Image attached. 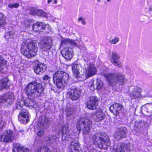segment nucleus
<instances>
[{
  "label": "nucleus",
  "mask_w": 152,
  "mask_h": 152,
  "mask_svg": "<svg viewBox=\"0 0 152 152\" xmlns=\"http://www.w3.org/2000/svg\"><path fill=\"white\" fill-rule=\"evenodd\" d=\"M43 89L41 83L33 81L27 85L25 88V91L28 96L34 98L40 96Z\"/></svg>",
  "instance_id": "f257e3e1"
},
{
  "label": "nucleus",
  "mask_w": 152,
  "mask_h": 152,
  "mask_svg": "<svg viewBox=\"0 0 152 152\" xmlns=\"http://www.w3.org/2000/svg\"><path fill=\"white\" fill-rule=\"evenodd\" d=\"M109 81L110 86H122L124 83L125 76L120 73H112L104 75Z\"/></svg>",
  "instance_id": "f03ea898"
},
{
  "label": "nucleus",
  "mask_w": 152,
  "mask_h": 152,
  "mask_svg": "<svg viewBox=\"0 0 152 152\" xmlns=\"http://www.w3.org/2000/svg\"><path fill=\"white\" fill-rule=\"evenodd\" d=\"M53 81L57 87L62 88L67 83L69 75L62 71H58L53 76Z\"/></svg>",
  "instance_id": "7ed1b4c3"
},
{
  "label": "nucleus",
  "mask_w": 152,
  "mask_h": 152,
  "mask_svg": "<svg viewBox=\"0 0 152 152\" xmlns=\"http://www.w3.org/2000/svg\"><path fill=\"white\" fill-rule=\"evenodd\" d=\"M100 136L97 137L95 135H93L92 139L94 143L97 145L98 147L101 149H107L108 146L110 145V141L107 135L104 132H101Z\"/></svg>",
  "instance_id": "20e7f679"
},
{
  "label": "nucleus",
  "mask_w": 152,
  "mask_h": 152,
  "mask_svg": "<svg viewBox=\"0 0 152 152\" xmlns=\"http://www.w3.org/2000/svg\"><path fill=\"white\" fill-rule=\"evenodd\" d=\"M92 126L91 121L88 118H83L80 119L77 122L76 127L78 133L81 130L83 131V134H87L90 131Z\"/></svg>",
  "instance_id": "39448f33"
},
{
  "label": "nucleus",
  "mask_w": 152,
  "mask_h": 152,
  "mask_svg": "<svg viewBox=\"0 0 152 152\" xmlns=\"http://www.w3.org/2000/svg\"><path fill=\"white\" fill-rule=\"evenodd\" d=\"M37 51V45L31 42L28 43L26 46L22 45L21 53L22 54L28 58L35 56Z\"/></svg>",
  "instance_id": "423d86ee"
},
{
  "label": "nucleus",
  "mask_w": 152,
  "mask_h": 152,
  "mask_svg": "<svg viewBox=\"0 0 152 152\" xmlns=\"http://www.w3.org/2000/svg\"><path fill=\"white\" fill-rule=\"evenodd\" d=\"M53 42L52 39L48 37L42 39L39 42L40 48L43 50L49 52L52 48Z\"/></svg>",
  "instance_id": "0eeeda50"
},
{
  "label": "nucleus",
  "mask_w": 152,
  "mask_h": 152,
  "mask_svg": "<svg viewBox=\"0 0 152 152\" xmlns=\"http://www.w3.org/2000/svg\"><path fill=\"white\" fill-rule=\"evenodd\" d=\"M14 139V135L12 130H8L4 131L0 136L1 141L5 142H12Z\"/></svg>",
  "instance_id": "6e6552de"
},
{
  "label": "nucleus",
  "mask_w": 152,
  "mask_h": 152,
  "mask_svg": "<svg viewBox=\"0 0 152 152\" xmlns=\"http://www.w3.org/2000/svg\"><path fill=\"white\" fill-rule=\"evenodd\" d=\"M14 99L12 93L7 92L1 96L0 100L1 102L5 103V105H10L13 103Z\"/></svg>",
  "instance_id": "1a4fd4ad"
},
{
  "label": "nucleus",
  "mask_w": 152,
  "mask_h": 152,
  "mask_svg": "<svg viewBox=\"0 0 152 152\" xmlns=\"http://www.w3.org/2000/svg\"><path fill=\"white\" fill-rule=\"evenodd\" d=\"M148 124L146 121L139 120L135 122L133 128V131L135 132H139L148 127Z\"/></svg>",
  "instance_id": "9d476101"
},
{
  "label": "nucleus",
  "mask_w": 152,
  "mask_h": 152,
  "mask_svg": "<svg viewBox=\"0 0 152 152\" xmlns=\"http://www.w3.org/2000/svg\"><path fill=\"white\" fill-rule=\"evenodd\" d=\"M130 147L129 144L123 143L118 145H115L113 146V152H129Z\"/></svg>",
  "instance_id": "9b49d317"
},
{
  "label": "nucleus",
  "mask_w": 152,
  "mask_h": 152,
  "mask_svg": "<svg viewBox=\"0 0 152 152\" xmlns=\"http://www.w3.org/2000/svg\"><path fill=\"white\" fill-rule=\"evenodd\" d=\"M86 70V75L87 77H89L96 74L97 70L95 65L89 63L85 65Z\"/></svg>",
  "instance_id": "f8f14e48"
},
{
  "label": "nucleus",
  "mask_w": 152,
  "mask_h": 152,
  "mask_svg": "<svg viewBox=\"0 0 152 152\" xmlns=\"http://www.w3.org/2000/svg\"><path fill=\"white\" fill-rule=\"evenodd\" d=\"M80 92L75 87H72L68 89L67 94L73 100H76L80 97Z\"/></svg>",
  "instance_id": "ddd939ff"
},
{
  "label": "nucleus",
  "mask_w": 152,
  "mask_h": 152,
  "mask_svg": "<svg viewBox=\"0 0 152 152\" xmlns=\"http://www.w3.org/2000/svg\"><path fill=\"white\" fill-rule=\"evenodd\" d=\"M28 114L27 110H23L18 115V120L19 122L23 124L28 123L29 120Z\"/></svg>",
  "instance_id": "4468645a"
},
{
  "label": "nucleus",
  "mask_w": 152,
  "mask_h": 152,
  "mask_svg": "<svg viewBox=\"0 0 152 152\" xmlns=\"http://www.w3.org/2000/svg\"><path fill=\"white\" fill-rule=\"evenodd\" d=\"M119 59L120 56L117 53L114 52H112L110 59L111 62L115 66L120 68L122 66V64L118 60Z\"/></svg>",
  "instance_id": "2eb2a0df"
},
{
  "label": "nucleus",
  "mask_w": 152,
  "mask_h": 152,
  "mask_svg": "<svg viewBox=\"0 0 152 152\" xmlns=\"http://www.w3.org/2000/svg\"><path fill=\"white\" fill-rule=\"evenodd\" d=\"M123 106L120 104L115 103L112 105L110 107V111L115 115H118L122 111Z\"/></svg>",
  "instance_id": "dca6fc26"
},
{
  "label": "nucleus",
  "mask_w": 152,
  "mask_h": 152,
  "mask_svg": "<svg viewBox=\"0 0 152 152\" xmlns=\"http://www.w3.org/2000/svg\"><path fill=\"white\" fill-rule=\"evenodd\" d=\"M98 98L95 96H92L90 98L89 101L87 103V107L89 109L92 110L95 109L97 102Z\"/></svg>",
  "instance_id": "f3484780"
},
{
  "label": "nucleus",
  "mask_w": 152,
  "mask_h": 152,
  "mask_svg": "<svg viewBox=\"0 0 152 152\" xmlns=\"http://www.w3.org/2000/svg\"><path fill=\"white\" fill-rule=\"evenodd\" d=\"M63 56L67 60H70L72 57L73 52L71 48H67L61 51Z\"/></svg>",
  "instance_id": "a211bd4d"
},
{
  "label": "nucleus",
  "mask_w": 152,
  "mask_h": 152,
  "mask_svg": "<svg viewBox=\"0 0 152 152\" xmlns=\"http://www.w3.org/2000/svg\"><path fill=\"white\" fill-rule=\"evenodd\" d=\"M71 66L73 72L76 77L77 78L80 77L79 75L82 69L81 65L80 64H77L73 63L72 64Z\"/></svg>",
  "instance_id": "6ab92c4d"
},
{
  "label": "nucleus",
  "mask_w": 152,
  "mask_h": 152,
  "mask_svg": "<svg viewBox=\"0 0 152 152\" xmlns=\"http://www.w3.org/2000/svg\"><path fill=\"white\" fill-rule=\"evenodd\" d=\"M61 132H62V140H63L67 141L71 137V135L69 131L68 130V126L66 125L64 126L62 128Z\"/></svg>",
  "instance_id": "aec40b11"
},
{
  "label": "nucleus",
  "mask_w": 152,
  "mask_h": 152,
  "mask_svg": "<svg viewBox=\"0 0 152 152\" xmlns=\"http://www.w3.org/2000/svg\"><path fill=\"white\" fill-rule=\"evenodd\" d=\"M70 150L69 152H77L81 150L78 142L76 140L73 141L70 146Z\"/></svg>",
  "instance_id": "412c9836"
},
{
  "label": "nucleus",
  "mask_w": 152,
  "mask_h": 152,
  "mask_svg": "<svg viewBox=\"0 0 152 152\" xmlns=\"http://www.w3.org/2000/svg\"><path fill=\"white\" fill-rule=\"evenodd\" d=\"M46 67L45 65L39 63L34 67V71L36 73L39 75L45 71Z\"/></svg>",
  "instance_id": "4be33fe9"
},
{
  "label": "nucleus",
  "mask_w": 152,
  "mask_h": 152,
  "mask_svg": "<svg viewBox=\"0 0 152 152\" xmlns=\"http://www.w3.org/2000/svg\"><path fill=\"white\" fill-rule=\"evenodd\" d=\"M49 121V118L47 117L44 116L43 117L41 121H39L37 124V126L38 128L44 129L45 128V126L47 124Z\"/></svg>",
  "instance_id": "5701e85b"
},
{
  "label": "nucleus",
  "mask_w": 152,
  "mask_h": 152,
  "mask_svg": "<svg viewBox=\"0 0 152 152\" xmlns=\"http://www.w3.org/2000/svg\"><path fill=\"white\" fill-rule=\"evenodd\" d=\"M7 61L2 56L0 55V72L4 73L7 70Z\"/></svg>",
  "instance_id": "b1692460"
},
{
  "label": "nucleus",
  "mask_w": 152,
  "mask_h": 152,
  "mask_svg": "<svg viewBox=\"0 0 152 152\" xmlns=\"http://www.w3.org/2000/svg\"><path fill=\"white\" fill-rule=\"evenodd\" d=\"M96 117L94 118V121L99 122L104 119L105 117V114L103 113L101 109H98L96 113Z\"/></svg>",
  "instance_id": "393cba45"
},
{
  "label": "nucleus",
  "mask_w": 152,
  "mask_h": 152,
  "mask_svg": "<svg viewBox=\"0 0 152 152\" xmlns=\"http://www.w3.org/2000/svg\"><path fill=\"white\" fill-rule=\"evenodd\" d=\"M44 140L48 144H56L58 141V137L55 135H51L49 137L47 136L45 138Z\"/></svg>",
  "instance_id": "a878e982"
},
{
  "label": "nucleus",
  "mask_w": 152,
  "mask_h": 152,
  "mask_svg": "<svg viewBox=\"0 0 152 152\" xmlns=\"http://www.w3.org/2000/svg\"><path fill=\"white\" fill-rule=\"evenodd\" d=\"M126 135V131L125 128H120L119 131L116 132L114 134V136L117 140L125 137Z\"/></svg>",
  "instance_id": "bb28decb"
},
{
  "label": "nucleus",
  "mask_w": 152,
  "mask_h": 152,
  "mask_svg": "<svg viewBox=\"0 0 152 152\" xmlns=\"http://www.w3.org/2000/svg\"><path fill=\"white\" fill-rule=\"evenodd\" d=\"M73 110V106L69 103L67 104L65 110L66 112V115L67 118L72 115Z\"/></svg>",
  "instance_id": "cd10ccee"
},
{
  "label": "nucleus",
  "mask_w": 152,
  "mask_h": 152,
  "mask_svg": "<svg viewBox=\"0 0 152 152\" xmlns=\"http://www.w3.org/2000/svg\"><path fill=\"white\" fill-rule=\"evenodd\" d=\"M25 106L30 107L36 108L37 106L36 102L31 99H26L25 100Z\"/></svg>",
  "instance_id": "c85d7f7f"
},
{
  "label": "nucleus",
  "mask_w": 152,
  "mask_h": 152,
  "mask_svg": "<svg viewBox=\"0 0 152 152\" xmlns=\"http://www.w3.org/2000/svg\"><path fill=\"white\" fill-rule=\"evenodd\" d=\"M145 112H146L147 113L145 114L148 117H152V104H148L144 107L143 109Z\"/></svg>",
  "instance_id": "c756f323"
},
{
  "label": "nucleus",
  "mask_w": 152,
  "mask_h": 152,
  "mask_svg": "<svg viewBox=\"0 0 152 152\" xmlns=\"http://www.w3.org/2000/svg\"><path fill=\"white\" fill-rule=\"evenodd\" d=\"M27 149L19 144H17L12 150L13 152H26Z\"/></svg>",
  "instance_id": "7c9ffc66"
},
{
  "label": "nucleus",
  "mask_w": 152,
  "mask_h": 152,
  "mask_svg": "<svg viewBox=\"0 0 152 152\" xmlns=\"http://www.w3.org/2000/svg\"><path fill=\"white\" fill-rule=\"evenodd\" d=\"M9 80L7 78H4L1 79L0 82V90L7 88Z\"/></svg>",
  "instance_id": "2f4dec72"
},
{
  "label": "nucleus",
  "mask_w": 152,
  "mask_h": 152,
  "mask_svg": "<svg viewBox=\"0 0 152 152\" xmlns=\"http://www.w3.org/2000/svg\"><path fill=\"white\" fill-rule=\"evenodd\" d=\"M43 23L39 22L34 24L32 26L33 30L34 31H41Z\"/></svg>",
  "instance_id": "473e14b6"
},
{
  "label": "nucleus",
  "mask_w": 152,
  "mask_h": 152,
  "mask_svg": "<svg viewBox=\"0 0 152 152\" xmlns=\"http://www.w3.org/2000/svg\"><path fill=\"white\" fill-rule=\"evenodd\" d=\"M141 90L137 87L135 88L131 94L134 98L139 97L140 96Z\"/></svg>",
  "instance_id": "72a5a7b5"
},
{
  "label": "nucleus",
  "mask_w": 152,
  "mask_h": 152,
  "mask_svg": "<svg viewBox=\"0 0 152 152\" xmlns=\"http://www.w3.org/2000/svg\"><path fill=\"white\" fill-rule=\"evenodd\" d=\"M24 105H25V101L23 99L19 100L16 104V107L18 109H21Z\"/></svg>",
  "instance_id": "f704fd0d"
},
{
  "label": "nucleus",
  "mask_w": 152,
  "mask_h": 152,
  "mask_svg": "<svg viewBox=\"0 0 152 152\" xmlns=\"http://www.w3.org/2000/svg\"><path fill=\"white\" fill-rule=\"evenodd\" d=\"M5 19V16L0 13V28L3 27L6 24Z\"/></svg>",
  "instance_id": "c9c22d12"
},
{
  "label": "nucleus",
  "mask_w": 152,
  "mask_h": 152,
  "mask_svg": "<svg viewBox=\"0 0 152 152\" xmlns=\"http://www.w3.org/2000/svg\"><path fill=\"white\" fill-rule=\"evenodd\" d=\"M44 30L45 31V32L46 33H48L51 31V29L49 24L44 25L43 23L41 31H43Z\"/></svg>",
  "instance_id": "e433bc0d"
},
{
  "label": "nucleus",
  "mask_w": 152,
  "mask_h": 152,
  "mask_svg": "<svg viewBox=\"0 0 152 152\" xmlns=\"http://www.w3.org/2000/svg\"><path fill=\"white\" fill-rule=\"evenodd\" d=\"M103 86V84L102 82L100 80H97L96 82L95 89H100Z\"/></svg>",
  "instance_id": "4c0bfd02"
},
{
  "label": "nucleus",
  "mask_w": 152,
  "mask_h": 152,
  "mask_svg": "<svg viewBox=\"0 0 152 152\" xmlns=\"http://www.w3.org/2000/svg\"><path fill=\"white\" fill-rule=\"evenodd\" d=\"M70 39H62L61 46L64 47L65 45H68L70 44Z\"/></svg>",
  "instance_id": "58836bf2"
},
{
  "label": "nucleus",
  "mask_w": 152,
  "mask_h": 152,
  "mask_svg": "<svg viewBox=\"0 0 152 152\" xmlns=\"http://www.w3.org/2000/svg\"><path fill=\"white\" fill-rule=\"evenodd\" d=\"M36 15L39 16H41L43 17L47 16V13L43 10L40 9H38Z\"/></svg>",
  "instance_id": "ea45409f"
},
{
  "label": "nucleus",
  "mask_w": 152,
  "mask_h": 152,
  "mask_svg": "<svg viewBox=\"0 0 152 152\" xmlns=\"http://www.w3.org/2000/svg\"><path fill=\"white\" fill-rule=\"evenodd\" d=\"M94 81L92 80L88 83V84L90 89L93 91L95 89V85H94Z\"/></svg>",
  "instance_id": "a19ab883"
},
{
  "label": "nucleus",
  "mask_w": 152,
  "mask_h": 152,
  "mask_svg": "<svg viewBox=\"0 0 152 152\" xmlns=\"http://www.w3.org/2000/svg\"><path fill=\"white\" fill-rule=\"evenodd\" d=\"M13 32L9 31L5 34L4 37L6 39H10L13 37Z\"/></svg>",
  "instance_id": "79ce46f5"
},
{
  "label": "nucleus",
  "mask_w": 152,
  "mask_h": 152,
  "mask_svg": "<svg viewBox=\"0 0 152 152\" xmlns=\"http://www.w3.org/2000/svg\"><path fill=\"white\" fill-rule=\"evenodd\" d=\"M119 38L117 37H115L113 39H111L109 42L111 44H117L119 41Z\"/></svg>",
  "instance_id": "37998d69"
},
{
  "label": "nucleus",
  "mask_w": 152,
  "mask_h": 152,
  "mask_svg": "<svg viewBox=\"0 0 152 152\" xmlns=\"http://www.w3.org/2000/svg\"><path fill=\"white\" fill-rule=\"evenodd\" d=\"M37 9L35 8L31 7L29 9V10L31 13L32 15H36L37 10Z\"/></svg>",
  "instance_id": "c03bdc74"
},
{
  "label": "nucleus",
  "mask_w": 152,
  "mask_h": 152,
  "mask_svg": "<svg viewBox=\"0 0 152 152\" xmlns=\"http://www.w3.org/2000/svg\"><path fill=\"white\" fill-rule=\"evenodd\" d=\"M19 4L18 3H16L14 4H10L8 5V7L10 8H17Z\"/></svg>",
  "instance_id": "a18cd8bd"
},
{
  "label": "nucleus",
  "mask_w": 152,
  "mask_h": 152,
  "mask_svg": "<svg viewBox=\"0 0 152 152\" xmlns=\"http://www.w3.org/2000/svg\"><path fill=\"white\" fill-rule=\"evenodd\" d=\"M78 22H81L82 24L83 25H85L86 23L85 19L82 17H79L78 18Z\"/></svg>",
  "instance_id": "49530a36"
},
{
  "label": "nucleus",
  "mask_w": 152,
  "mask_h": 152,
  "mask_svg": "<svg viewBox=\"0 0 152 152\" xmlns=\"http://www.w3.org/2000/svg\"><path fill=\"white\" fill-rule=\"evenodd\" d=\"M24 25L25 28L26 29H28L29 28L30 23L28 21H26L24 22Z\"/></svg>",
  "instance_id": "de8ad7c7"
},
{
  "label": "nucleus",
  "mask_w": 152,
  "mask_h": 152,
  "mask_svg": "<svg viewBox=\"0 0 152 152\" xmlns=\"http://www.w3.org/2000/svg\"><path fill=\"white\" fill-rule=\"evenodd\" d=\"M44 132L43 130H39L37 132V135L39 137H41L44 134Z\"/></svg>",
  "instance_id": "09e8293b"
},
{
  "label": "nucleus",
  "mask_w": 152,
  "mask_h": 152,
  "mask_svg": "<svg viewBox=\"0 0 152 152\" xmlns=\"http://www.w3.org/2000/svg\"><path fill=\"white\" fill-rule=\"evenodd\" d=\"M50 77H49L48 75H46L44 76L43 77V80H49L50 79Z\"/></svg>",
  "instance_id": "8fccbe9b"
},
{
  "label": "nucleus",
  "mask_w": 152,
  "mask_h": 152,
  "mask_svg": "<svg viewBox=\"0 0 152 152\" xmlns=\"http://www.w3.org/2000/svg\"><path fill=\"white\" fill-rule=\"evenodd\" d=\"M70 44H71L72 45L77 46V44L76 42L74 40L72 39H70Z\"/></svg>",
  "instance_id": "3c124183"
},
{
  "label": "nucleus",
  "mask_w": 152,
  "mask_h": 152,
  "mask_svg": "<svg viewBox=\"0 0 152 152\" xmlns=\"http://www.w3.org/2000/svg\"><path fill=\"white\" fill-rule=\"evenodd\" d=\"M78 47L80 49L85 50V49H86V48L83 45L82 46H78Z\"/></svg>",
  "instance_id": "603ef678"
},
{
  "label": "nucleus",
  "mask_w": 152,
  "mask_h": 152,
  "mask_svg": "<svg viewBox=\"0 0 152 152\" xmlns=\"http://www.w3.org/2000/svg\"><path fill=\"white\" fill-rule=\"evenodd\" d=\"M53 3L55 4H56L57 2V0H53Z\"/></svg>",
  "instance_id": "864d4df0"
},
{
  "label": "nucleus",
  "mask_w": 152,
  "mask_h": 152,
  "mask_svg": "<svg viewBox=\"0 0 152 152\" xmlns=\"http://www.w3.org/2000/svg\"><path fill=\"white\" fill-rule=\"evenodd\" d=\"M52 1L53 0H48L47 1L48 3V4H50V2H52Z\"/></svg>",
  "instance_id": "5fc2aeb1"
},
{
  "label": "nucleus",
  "mask_w": 152,
  "mask_h": 152,
  "mask_svg": "<svg viewBox=\"0 0 152 152\" xmlns=\"http://www.w3.org/2000/svg\"><path fill=\"white\" fill-rule=\"evenodd\" d=\"M149 11H152V6H151L149 7Z\"/></svg>",
  "instance_id": "6e6d98bb"
},
{
  "label": "nucleus",
  "mask_w": 152,
  "mask_h": 152,
  "mask_svg": "<svg viewBox=\"0 0 152 152\" xmlns=\"http://www.w3.org/2000/svg\"><path fill=\"white\" fill-rule=\"evenodd\" d=\"M3 125L2 124L0 125V128H1L3 127Z\"/></svg>",
  "instance_id": "4d7b16f0"
},
{
  "label": "nucleus",
  "mask_w": 152,
  "mask_h": 152,
  "mask_svg": "<svg viewBox=\"0 0 152 152\" xmlns=\"http://www.w3.org/2000/svg\"><path fill=\"white\" fill-rule=\"evenodd\" d=\"M101 0H97L98 2H100L101 1Z\"/></svg>",
  "instance_id": "13d9d810"
},
{
  "label": "nucleus",
  "mask_w": 152,
  "mask_h": 152,
  "mask_svg": "<svg viewBox=\"0 0 152 152\" xmlns=\"http://www.w3.org/2000/svg\"><path fill=\"white\" fill-rule=\"evenodd\" d=\"M107 2H109L111 1V0H106Z\"/></svg>",
  "instance_id": "bf43d9fd"
},
{
  "label": "nucleus",
  "mask_w": 152,
  "mask_h": 152,
  "mask_svg": "<svg viewBox=\"0 0 152 152\" xmlns=\"http://www.w3.org/2000/svg\"><path fill=\"white\" fill-rule=\"evenodd\" d=\"M101 133H100V134H99V135H100V136H98L97 135H96V136H97V138H98V137L100 136V135H100V134H101ZM97 135H98V134H97Z\"/></svg>",
  "instance_id": "052dcab7"
},
{
  "label": "nucleus",
  "mask_w": 152,
  "mask_h": 152,
  "mask_svg": "<svg viewBox=\"0 0 152 152\" xmlns=\"http://www.w3.org/2000/svg\"><path fill=\"white\" fill-rule=\"evenodd\" d=\"M20 132H23L22 131H20Z\"/></svg>",
  "instance_id": "680f3d73"
}]
</instances>
